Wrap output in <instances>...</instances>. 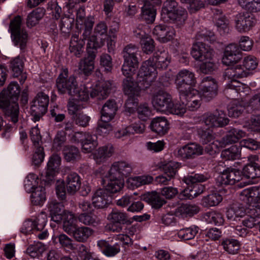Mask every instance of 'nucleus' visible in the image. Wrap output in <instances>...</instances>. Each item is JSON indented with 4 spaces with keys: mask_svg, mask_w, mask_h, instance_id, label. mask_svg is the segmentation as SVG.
<instances>
[{
    "mask_svg": "<svg viewBox=\"0 0 260 260\" xmlns=\"http://www.w3.org/2000/svg\"><path fill=\"white\" fill-rule=\"evenodd\" d=\"M151 103L157 111L177 115L178 103L174 104L171 95L163 90H159L153 94Z\"/></svg>",
    "mask_w": 260,
    "mask_h": 260,
    "instance_id": "423d86ee",
    "label": "nucleus"
},
{
    "mask_svg": "<svg viewBox=\"0 0 260 260\" xmlns=\"http://www.w3.org/2000/svg\"><path fill=\"white\" fill-rule=\"evenodd\" d=\"M221 156L228 160H234L240 156V151L236 146H232L230 148L222 151Z\"/></svg>",
    "mask_w": 260,
    "mask_h": 260,
    "instance_id": "3c124183",
    "label": "nucleus"
},
{
    "mask_svg": "<svg viewBox=\"0 0 260 260\" xmlns=\"http://www.w3.org/2000/svg\"><path fill=\"white\" fill-rule=\"evenodd\" d=\"M204 149L200 145L196 143L188 144L178 151V154L184 159H192L196 156L202 155Z\"/></svg>",
    "mask_w": 260,
    "mask_h": 260,
    "instance_id": "a211bd4d",
    "label": "nucleus"
},
{
    "mask_svg": "<svg viewBox=\"0 0 260 260\" xmlns=\"http://www.w3.org/2000/svg\"><path fill=\"white\" fill-rule=\"evenodd\" d=\"M148 60H153V65L155 69H166L170 62L171 57L168 52L165 51H157Z\"/></svg>",
    "mask_w": 260,
    "mask_h": 260,
    "instance_id": "a878e982",
    "label": "nucleus"
},
{
    "mask_svg": "<svg viewBox=\"0 0 260 260\" xmlns=\"http://www.w3.org/2000/svg\"><path fill=\"white\" fill-rule=\"evenodd\" d=\"M136 95H128L125 103V111L129 113H134L137 110L138 105V100Z\"/></svg>",
    "mask_w": 260,
    "mask_h": 260,
    "instance_id": "052dcab7",
    "label": "nucleus"
},
{
    "mask_svg": "<svg viewBox=\"0 0 260 260\" xmlns=\"http://www.w3.org/2000/svg\"><path fill=\"white\" fill-rule=\"evenodd\" d=\"M237 44H231L228 45L224 50L222 58V63L226 66H231L236 63L242 58V52Z\"/></svg>",
    "mask_w": 260,
    "mask_h": 260,
    "instance_id": "4468645a",
    "label": "nucleus"
},
{
    "mask_svg": "<svg viewBox=\"0 0 260 260\" xmlns=\"http://www.w3.org/2000/svg\"><path fill=\"white\" fill-rule=\"evenodd\" d=\"M198 232V228H188L180 230L178 237L183 240H188L193 239Z\"/></svg>",
    "mask_w": 260,
    "mask_h": 260,
    "instance_id": "864d4df0",
    "label": "nucleus"
},
{
    "mask_svg": "<svg viewBox=\"0 0 260 260\" xmlns=\"http://www.w3.org/2000/svg\"><path fill=\"white\" fill-rule=\"evenodd\" d=\"M133 168L131 164L126 161L115 162L112 165L109 172L111 174L112 178H121L129 176L132 173Z\"/></svg>",
    "mask_w": 260,
    "mask_h": 260,
    "instance_id": "2eb2a0df",
    "label": "nucleus"
},
{
    "mask_svg": "<svg viewBox=\"0 0 260 260\" xmlns=\"http://www.w3.org/2000/svg\"><path fill=\"white\" fill-rule=\"evenodd\" d=\"M161 17L165 21H172L174 24L173 26L166 24H159L154 28L156 32L164 31L166 32L178 31L175 27H180L184 23L187 18V12L178 6V3L174 0H167L164 4L161 10Z\"/></svg>",
    "mask_w": 260,
    "mask_h": 260,
    "instance_id": "f257e3e1",
    "label": "nucleus"
},
{
    "mask_svg": "<svg viewBox=\"0 0 260 260\" xmlns=\"http://www.w3.org/2000/svg\"><path fill=\"white\" fill-rule=\"evenodd\" d=\"M111 86V84L109 81L100 82L91 91L90 95L92 98H96L98 100L105 99L110 93Z\"/></svg>",
    "mask_w": 260,
    "mask_h": 260,
    "instance_id": "5701e85b",
    "label": "nucleus"
},
{
    "mask_svg": "<svg viewBox=\"0 0 260 260\" xmlns=\"http://www.w3.org/2000/svg\"><path fill=\"white\" fill-rule=\"evenodd\" d=\"M9 68L14 77L21 78L19 80L21 83H23L27 77L25 73H23L24 62L19 56L16 57L10 61Z\"/></svg>",
    "mask_w": 260,
    "mask_h": 260,
    "instance_id": "b1692460",
    "label": "nucleus"
},
{
    "mask_svg": "<svg viewBox=\"0 0 260 260\" xmlns=\"http://www.w3.org/2000/svg\"><path fill=\"white\" fill-rule=\"evenodd\" d=\"M221 245L223 249L229 254H235L237 253L240 248L239 241L235 239H226L223 240Z\"/></svg>",
    "mask_w": 260,
    "mask_h": 260,
    "instance_id": "09e8293b",
    "label": "nucleus"
},
{
    "mask_svg": "<svg viewBox=\"0 0 260 260\" xmlns=\"http://www.w3.org/2000/svg\"><path fill=\"white\" fill-rule=\"evenodd\" d=\"M236 27L239 31H249V28L252 25V22L248 12H241L235 17Z\"/></svg>",
    "mask_w": 260,
    "mask_h": 260,
    "instance_id": "c756f323",
    "label": "nucleus"
},
{
    "mask_svg": "<svg viewBox=\"0 0 260 260\" xmlns=\"http://www.w3.org/2000/svg\"><path fill=\"white\" fill-rule=\"evenodd\" d=\"M98 245L101 248L103 253L107 256H114L120 250L119 243L111 245L105 240H101L98 242Z\"/></svg>",
    "mask_w": 260,
    "mask_h": 260,
    "instance_id": "c9c22d12",
    "label": "nucleus"
},
{
    "mask_svg": "<svg viewBox=\"0 0 260 260\" xmlns=\"http://www.w3.org/2000/svg\"><path fill=\"white\" fill-rule=\"evenodd\" d=\"M20 86L16 82H11L7 89H4L0 93V102L3 104L4 101L17 102L20 95Z\"/></svg>",
    "mask_w": 260,
    "mask_h": 260,
    "instance_id": "f3484780",
    "label": "nucleus"
},
{
    "mask_svg": "<svg viewBox=\"0 0 260 260\" xmlns=\"http://www.w3.org/2000/svg\"><path fill=\"white\" fill-rule=\"evenodd\" d=\"M45 12V10L41 7L34 10L27 16L26 20L27 26L29 27H32L36 25L44 17Z\"/></svg>",
    "mask_w": 260,
    "mask_h": 260,
    "instance_id": "ea45409f",
    "label": "nucleus"
},
{
    "mask_svg": "<svg viewBox=\"0 0 260 260\" xmlns=\"http://www.w3.org/2000/svg\"><path fill=\"white\" fill-rule=\"evenodd\" d=\"M191 54L196 60L204 61L212 59L213 50L205 44L199 43L192 47Z\"/></svg>",
    "mask_w": 260,
    "mask_h": 260,
    "instance_id": "dca6fc26",
    "label": "nucleus"
},
{
    "mask_svg": "<svg viewBox=\"0 0 260 260\" xmlns=\"http://www.w3.org/2000/svg\"><path fill=\"white\" fill-rule=\"evenodd\" d=\"M11 38L15 45L21 50L25 48L28 40L27 34H11Z\"/></svg>",
    "mask_w": 260,
    "mask_h": 260,
    "instance_id": "5fc2aeb1",
    "label": "nucleus"
},
{
    "mask_svg": "<svg viewBox=\"0 0 260 260\" xmlns=\"http://www.w3.org/2000/svg\"><path fill=\"white\" fill-rule=\"evenodd\" d=\"M113 152V147L111 145H108L100 147L94 153V157L98 160L102 161L112 156Z\"/></svg>",
    "mask_w": 260,
    "mask_h": 260,
    "instance_id": "de8ad7c7",
    "label": "nucleus"
},
{
    "mask_svg": "<svg viewBox=\"0 0 260 260\" xmlns=\"http://www.w3.org/2000/svg\"><path fill=\"white\" fill-rule=\"evenodd\" d=\"M92 233L93 231L90 228L78 226L71 235L77 242H85L92 235Z\"/></svg>",
    "mask_w": 260,
    "mask_h": 260,
    "instance_id": "58836bf2",
    "label": "nucleus"
},
{
    "mask_svg": "<svg viewBox=\"0 0 260 260\" xmlns=\"http://www.w3.org/2000/svg\"><path fill=\"white\" fill-rule=\"evenodd\" d=\"M242 172L240 170L233 168H227L220 173L217 177L216 184L218 186L234 185L242 180Z\"/></svg>",
    "mask_w": 260,
    "mask_h": 260,
    "instance_id": "9b49d317",
    "label": "nucleus"
},
{
    "mask_svg": "<svg viewBox=\"0 0 260 260\" xmlns=\"http://www.w3.org/2000/svg\"><path fill=\"white\" fill-rule=\"evenodd\" d=\"M30 111L31 115L33 117L32 120L36 122L39 121L46 113L47 109L33 101L31 105Z\"/></svg>",
    "mask_w": 260,
    "mask_h": 260,
    "instance_id": "a18cd8bd",
    "label": "nucleus"
},
{
    "mask_svg": "<svg viewBox=\"0 0 260 260\" xmlns=\"http://www.w3.org/2000/svg\"><path fill=\"white\" fill-rule=\"evenodd\" d=\"M30 111L31 115L33 117L32 120L36 122L39 121L46 113L47 109L33 101L31 105Z\"/></svg>",
    "mask_w": 260,
    "mask_h": 260,
    "instance_id": "c03bdc74",
    "label": "nucleus"
},
{
    "mask_svg": "<svg viewBox=\"0 0 260 260\" xmlns=\"http://www.w3.org/2000/svg\"><path fill=\"white\" fill-rule=\"evenodd\" d=\"M38 177L34 174H29L24 181V187L25 190L28 192H30L32 189L38 186Z\"/></svg>",
    "mask_w": 260,
    "mask_h": 260,
    "instance_id": "0e129e2a",
    "label": "nucleus"
},
{
    "mask_svg": "<svg viewBox=\"0 0 260 260\" xmlns=\"http://www.w3.org/2000/svg\"><path fill=\"white\" fill-rule=\"evenodd\" d=\"M222 200V196L217 192H213L203 198L201 201L202 205L206 208L215 206Z\"/></svg>",
    "mask_w": 260,
    "mask_h": 260,
    "instance_id": "79ce46f5",
    "label": "nucleus"
},
{
    "mask_svg": "<svg viewBox=\"0 0 260 260\" xmlns=\"http://www.w3.org/2000/svg\"><path fill=\"white\" fill-rule=\"evenodd\" d=\"M83 107L78 104V102L75 99H70L68 104V109L69 113L73 116L79 113L78 111L81 110Z\"/></svg>",
    "mask_w": 260,
    "mask_h": 260,
    "instance_id": "338daca9",
    "label": "nucleus"
},
{
    "mask_svg": "<svg viewBox=\"0 0 260 260\" xmlns=\"http://www.w3.org/2000/svg\"><path fill=\"white\" fill-rule=\"evenodd\" d=\"M100 65L107 73L110 72L113 68L112 59L108 54H103L100 56Z\"/></svg>",
    "mask_w": 260,
    "mask_h": 260,
    "instance_id": "e2e57ef3",
    "label": "nucleus"
},
{
    "mask_svg": "<svg viewBox=\"0 0 260 260\" xmlns=\"http://www.w3.org/2000/svg\"><path fill=\"white\" fill-rule=\"evenodd\" d=\"M125 78L123 81V89L125 94L128 95H137L139 94L140 89H142L138 86V84L137 83V85L133 81L132 78L133 76H125Z\"/></svg>",
    "mask_w": 260,
    "mask_h": 260,
    "instance_id": "e433bc0d",
    "label": "nucleus"
},
{
    "mask_svg": "<svg viewBox=\"0 0 260 260\" xmlns=\"http://www.w3.org/2000/svg\"><path fill=\"white\" fill-rule=\"evenodd\" d=\"M246 133L243 131L235 127H231L226 135L222 138L225 144H231L237 142L240 139L245 137Z\"/></svg>",
    "mask_w": 260,
    "mask_h": 260,
    "instance_id": "473e14b6",
    "label": "nucleus"
},
{
    "mask_svg": "<svg viewBox=\"0 0 260 260\" xmlns=\"http://www.w3.org/2000/svg\"><path fill=\"white\" fill-rule=\"evenodd\" d=\"M56 86L58 91L62 94L74 95L77 82L74 76L68 77V71L64 69L56 79Z\"/></svg>",
    "mask_w": 260,
    "mask_h": 260,
    "instance_id": "1a4fd4ad",
    "label": "nucleus"
},
{
    "mask_svg": "<svg viewBox=\"0 0 260 260\" xmlns=\"http://www.w3.org/2000/svg\"><path fill=\"white\" fill-rule=\"evenodd\" d=\"M31 202L34 205H41L46 200L45 188L42 186H38L30 191Z\"/></svg>",
    "mask_w": 260,
    "mask_h": 260,
    "instance_id": "a19ab883",
    "label": "nucleus"
},
{
    "mask_svg": "<svg viewBox=\"0 0 260 260\" xmlns=\"http://www.w3.org/2000/svg\"><path fill=\"white\" fill-rule=\"evenodd\" d=\"M258 64L256 58L253 56L245 57L243 61V67L246 70H253L256 69Z\"/></svg>",
    "mask_w": 260,
    "mask_h": 260,
    "instance_id": "774afa93",
    "label": "nucleus"
},
{
    "mask_svg": "<svg viewBox=\"0 0 260 260\" xmlns=\"http://www.w3.org/2000/svg\"><path fill=\"white\" fill-rule=\"evenodd\" d=\"M139 5L142 6L143 18L148 22L152 23L155 18V6L160 5L161 0H137Z\"/></svg>",
    "mask_w": 260,
    "mask_h": 260,
    "instance_id": "ddd939ff",
    "label": "nucleus"
},
{
    "mask_svg": "<svg viewBox=\"0 0 260 260\" xmlns=\"http://www.w3.org/2000/svg\"><path fill=\"white\" fill-rule=\"evenodd\" d=\"M199 211L200 208L198 206L187 204H183L178 208V212L183 217H191Z\"/></svg>",
    "mask_w": 260,
    "mask_h": 260,
    "instance_id": "49530a36",
    "label": "nucleus"
},
{
    "mask_svg": "<svg viewBox=\"0 0 260 260\" xmlns=\"http://www.w3.org/2000/svg\"><path fill=\"white\" fill-rule=\"evenodd\" d=\"M245 106L243 102L237 100L233 101L228 107V114L230 117H238L245 110Z\"/></svg>",
    "mask_w": 260,
    "mask_h": 260,
    "instance_id": "37998d69",
    "label": "nucleus"
},
{
    "mask_svg": "<svg viewBox=\"0 0 260 260\" xmlns=\"http://www.w3.org/2000/svg\"><path fill=\"white\" fill-rule=\"evenodd\" d=\"M107 218L111 222L121 225L130 224L132 223L125 212L120 211L116 209L112 210L111 212L108 215Z\"/></svg>",
    "mask_w": 260,
    "mask_h": 260,
    "instance_id": "72a5a7b5",
    "label": "nucleus"
},
{
    "mask_svg": "<svg viewBox=\"0 0 260 260\" xmlns=\"http://www.w3.org/2000/svg\"><path fill=\"white\" fill-rule=\"evenodd\" d=\"M180 103H178L177 107V115L182 116L186 112L187 109L189 111H195L197 110L201 106V100L195 99L192 95L191 91L189 93H185L184 98H182V95H179Z\"/></svg>",
    "mask_w": 260,
    "mask_h": 260,
    "instance_id": "f8f14e48",
    "label": "nucleus"
},
{
    "mask_svg": "<svg viewBox=\"0 0 260 260\" xmlns=\"http://www.w3.org/2000/svg\"><path fill=\"white\" fill-rule=\"evenodd\" d=\"M48 208L52 220L56 223L60 222L63 219L64 211L63 205L56 201H53L50 202Z\"/></svg>",
    "mask_w": 260,
    "mask_h": 260,
    "instance_id": "2f4dec72",
    "label": "nucleus"
},
{
    "mask_svg": "<svg viewBox=\"0 0 260 260\" xmlns=\"http://www.w3.org/2000/svg\"><path fill=\"white\" fill-rule=\"evenodd\" d=\"M136 111L138 118L143 121H146L151 114V111L147 104H140Z\"/></svg>",
    "mask_w": 260,
    "mask_h": 260,
    "instance_id": "6e6d98bb",
    "label": "nucleus"
},
{
    "mask_svg": "<svg viewBox=\"0 0 260 260\" xmlns=\"http://www.w3.org/2000/svg\"><path fill=\"white\" fill-rule=\"evenodd\" d=\"M255 159H257L256 155L248 157L249 162L243 169V177L251 179L260 177V165L254 161Z\"/></svg>",
    "mask_w": 260,
    "mask_h": 260,
    "instance_id": "6ab92c4d",
    "label": "nucleus"
},
{
    "mask_svg": "<svg viewBox=\"0 0 260 260\" xmlns=\"http://www.w3.org/2000/svg\"><path fill=\"white\" fill-rule=\"evenodd\" d=\"M103 38L100 39L94 36H90L87 45V55L81 59L79 63V70L84 75L88 76L91 74L94 68V60L97 54V49L103 45Z\"/></svg>",
    "mask_w": 260,
    "mask_h": 260,
    "instance_id": "7ed1b4c3",
    "label": "nucleus"
},
{
    "mask_svg": "<svg viewBox=\"0 0 260 260\" xmlns=\"http://www.w3.org/2000/svg\"><path fill=\"white\" fill-rule=\"evenodd\" d=\"M118 110V106L114 100H108L103 106L101 117L105 121L112 120Z\"/></svg>",
    "mask_w": 260,
    "mask_h": 260,
    "instance_id": "393cba45",
    "label": "nucleus"
},
{
    "mask_svg": "<svg viewBox=\"0 0 260 260\" xmlns=\"http://www.w3.org/2000/svg\"><path fill=\"white\" fill-rule=\"evenodd\" d=\"M178 167L179 164L178 162L170 161L163 165L162 170L165 175L172 179L175 177Z\"/></svg>",
    "mask_w": 260,
    "mask_h": 260,
    "instance_id": "4d7b16f0",
    "label": "nucleus"
},
{
    "mask_svg": "<svg viewBox=\"0 0 260 260\" xmlns=\"http://www.w3.org/2000/svg\"><path fill=\"white\" fill-rule=\"evenodd\" d=\"M81 180L79 176L75 172L67 174L64 180L57 181L55 185L56 194L60 201H66L67 194L74 195L79 190Z\"/></svg>",
    "mask_w": 260,
    "mask_h": 260,
    "instance_id": "20e7f679",
    "label": "nucleus"
},
{
    "mask_svg": "<svg viewBox=\"0 0 260 260\" xmlns=\"http://www.w3.org/2000/svg\"><path fill=\"white\" fill-rule=\"evenodd\" d=\"M196 83L194 74L187 70L180 71L176 75L175 83L179 91V95L184 98L185 93L191 91L192 87Z\"/></svg>",
    "mask_w": 260,
    "mask_h": 260,
    "instance_id": "6e6552de",
    "label": "nucleus"
},
{
    "mask_svg": "<svg viewBox=\"0 0 260 260\" xmlns=\"http://www.w3.org/2000/svg\"><path fill=\"white\" fill-rule=\"evenodd\" d=\"M141 199L156 209L160 208L166 203L156 191L147 192L142 195Z\"/></svg>",
    "mask_w": 260,
    "mask_h": 260,
    "instance_id": "cd10ccee",
    "label": "nucleus"
},
{
    "mask_svg": "<svg viewBox=\"0 0 260 260\" xmlns=\"http://www.w3.org/2000/svg\"><path fill=\"white\" fill-rule=\"evenodd\" d=\"M92 36L96 37L98 38V41H100V39L103 38L102 41H103V44L105 43V40H107V44L108 47V50L109 53H112L114 52L115 48V36H108L107 34H100L99 36L92 35ZM103 45L102 46H103Z\"/></svg>",
    "mask_w": 260,
    "mask_h": 260,
    "instance_id": "bf43d9fd",
    "label": "nucleus"
},
{
    "mask_svg": "<svg viewBox=\"0 0 260 260\" xmlns=\"http://www.w3.org/2000/svg\"><path fill=\"white\" fill-rule=\"evenodd\" d=\"M74 95H71V96L75 97V100L80 101H86L89 99V91L87 87L84 86H81L78 87V86L75 91Z\"/></svg>",
    "mask_w": 260,
    "mask_h": 260,
    "instance_id": "13d9d810",
    "label": "nucleus"
},
{
    "mask_svg": "<svg viewBox=\"0 0 260 260\" xmlns=\"http://www.w3.org/2000/svg\"><path fill=\"white\" fill-rule=\"evenodd\" d=\"M61 163L60 156L56 154H52L48 162L47 168L46 172L47 180H52V178L57 172Z\"/></svg>",
    "mask_w": 260,
    "mask_h": 260,
    "instance_id": "c85d7f7f",
    "label": "nucleus"
},
{
    "mask_svg": "<svg viewBox=\"0 0 260 260\" xmlns=\"http://www.w3.org/2000/svg\"><path fill=\"white\" fill-rule=\"evenodd\" d=\"M97 139L96 135L85 133L80 140L83 152L90 153L94 150L98 145Z\"/></svg>",
    "mask_w": 260,
    "mask_h": 260,
    "instance_id": "bb28decb",
    "label": "nucleus"
},
{
    "mask_svg": "<svg viewBox=\"0 0 260 260\" xmlns=\"http://www.w3.org/2000/svg\"><path fill=\"white\" fill-rule=\"evenodd\" d=\"M139 48L132 44L126 45L123 49L122 54L123 64L121 71L124 76H133L138 68L139 61L137 55Z\"/></svg>",
    "mask_w": 260,
    "mask_h": 260,
    "instance_id": "39448f33",
    "label": "nucleus"
},
{
    "mask_svg": "<svg viewBox=\"0 0 260 260\" xmlns=\"http://www.w3.org/2000/svg\"><path fill=\"white\" fill-rule=\"evenodd\" d=\"M210 178L208 174H194L184 176L183 181L188 185L178 195L180 200H191L203 192L205 189L204 185L199 184L207 181Z\"/></svg>",
    "mask_w": 260,
    "mask_h": 260,
    "instance_id": "f03ea898",
    "label": "nucleus"
},
{
    "mask_svg": "<svg viewBox=\"0 0 260 260\" xmlns=\"http://www.w3.org/2000/svg\"><path fill=\"white\" fill-rule=\"evenodd\" d=\"M87 35L82 34L80 38L79 34H74L72 37L70 51L73 55L80 57L83 52V46L84 45V40L86 39Z\"/></svg>",
    "mask_w": 260,
    "mask_h": 260,
    "instance_id": "aec40b11",
    "label": "nucleus"
},
{
    "mask_svg": "<svg viewBox=\"0 0 260 260\" xmlns=\"http://www.w3.org/2000/svg\"><path fill=\"white\" fill-rule=\"evenodd\" d=\"M111 174L109 172V175L105 179H102V183L106 188V191L112 193L119 191L124 185V179L121 178H112Z\"/></svg>",
    "mask_w": 260,
    "mask_h": 260,
    "instance_id": "4be33fe9",
    "label": "nucleus"
},
{
    "mask_svg": "<svg viewBox=\"0 0 260 260\" xmlns=\"http://www.w3.org/2000/svg\"><path fill=\"white\" fill-rule=\"evenodd\" d=\"M9 30L11 31V32H23L21 16L17 15L11 20Z\"/></svg>",
    "mask_w": 260,
    "mask_h": 260,
    "instance_id": "680f3d73",
    "label": "nucleus"
},
{
    "mask_svg": "<svg viewBox=\"0 0 260 260\" xmlns=\"http://www.w3.org/2000/svg\"><path fill=\"white\" fill-rule=\"evenodd\" d=\"M205 124L210 127H222L228 125L230 119L224 111L216 109L213 112H207L203 115Z\"/></svg>",
    "mask_w": 260,
    "mask_h": 260,
    "instance_id": "9d476101",
    "label": "nucleus"
},
{
    "mask_svg": "<svg viewBox=\"0 0 260 260\" xmlns=\"http://www.w3.org/2000/svg\"><path fill=\"white\" fill-rule=\"evenodd\" d=\"M63 158L67 162H74L80 158L79 149L73 145H66L62 150Z\"/></svg>",
    "mask_w": 260,
    "mask_h": 260,
    "instance_id": "f704fd0d",
    "label": "nucleus"
},
{
    "mask_svg": "<svg viewBox=\"0 0 260 260\" xmlns=\"http://www.w3.org/2000/svg\"><path fill=\"white\" fill-rule=\"evenodd\" d=\"M45 250V245L38 242L29 245L26 249V253L31 257L35 258L41 255Z\"/></svg>",
    "mask_w": 260,
    "mask_h": 260,
    "instance_id": "8fccbe9b",
    "label": "nucleus"
},
{
    "mask_svg": "<svg viewBox=\"0 0 260 260\" xmlns=\"http://www.w3.org/2000/svg\"><path fill=\"white\" fill-rule=\"evenodd\" d=\"M78 227L77 219L75 215L71 212L66 214L63 222L64 231L71 235Z\"/></svg>",
    "mask_w": 260,
    "mask_h": 260,
    "instance_id": "4c0bfd02",
    "label": "nucleus"
},
{
    "mask_svg": "<svg viewBox=\"0 0 260 260\" xmlns=\"http://www.w3.org/2000/svg\"><path fill=\"white\" fill-rule=\"evenodd\" d=\"M153 60H147L143 62L136 78V83L143 89L148 88L156 77V69Z\"/></svg>",
    "mask_w": 260,
    "mask_h": 260,
    "instance_id": "0eeeda50",
    "label": "nucleus"
},
{
    "mask_svg": "<svg viewBox=\"0 0 260 260\" xmlns=\"http://www.w3.org/2000/svg\"><path fill=\"white\" fill-rule=\"evenodd\" d=\"M150 127L152 131L160 136H162L168 132L169 128V123L165 117H158L152 120Z\"/></svg>",
    "mask_w": 260,
    "mask_h": 260,
    "instance_id": "7c9ffc66",
    "label": "nucleus"
},
{
    "mask_svg": "<svg viewBox=\"0 0 260 260\" xmlns=\"http://www.w3.org/2000/svg\"><path fill=\"white\" fill-rule=\"evenodd\" d=\"M153 178L151 176H138L129 179L128 182L132 186L138 187L141 185L151 183Z\"/></svg>",
    "mask_w": 260,
    "mask_h": 260,
    "instance_id": "603ef678",
    "label": "nucleus"
},
{
    "mask_svg": "<svg viewBox=\"0 0 260 260\" xmlns=\"http://www.w3.org/2000/svg\"><path fill=\"white\" fill-rule=\"evenodd\" d=\"M112 197L106 190L98 189L92 197V204L95 208H104L112 203Z\"/></svg>",
    "mask_w": 260,
    "mask_h": 260,
    "instance_id": "412c9836",
    "label": "nucleus"
},
{
    "mask_svg": "<svg viewBox=\"0 0 260 260\" xmlns=\"http://www.w3.org/2000/svg\"><path fill=\"white\" fill-rule=\"evenodd\" d=\"M36 148V149L32 158V161L34 165L39 166L44 160L45 153L42 147L38 146Z\"/></svg>",
    "mask_w": 260,
    "mask_h": 260,
    "instance_id": "69168bd1",
    "label": "nucleus"
}]
</instances>
